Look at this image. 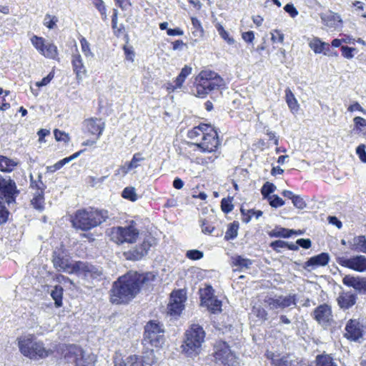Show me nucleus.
I'll return each instance as SVG.
<instances>
[{
    "mask_svg": "<svg viewBox=\"0 0 366 366\" xmlns=\"http://www.w3.org/2000/svg\"><path fill=\"white\" fill-rule=\"evenodd\" d=\"M151 245V243L148 240H144L141 244L125 252L124 255L128 259L139 260L147 254Z\"/></svg>",
    "mask_w": 366,
    "mask_h": 366,
    "instance_id": "nucleus-19",
    "label": "nucleus"
},
{
    "mask_svg": "<svg viewBox=\"0 0 366 366\" xmlns=\"http://www.w3.org/2000/svg\"><path fill=\"white\" fill-rule=\"evenodd\" d=\"M254 312L256 313L257 316L262 320H265L267 318V312L266 310L261 307H257L254 309Z\"/></svg>",
    "mask_w": 366,
    "mask_h": 366,
    "instance_id": "nucleus-61",
    "label": "nucleus"
},
{
    "mask_svg": "<svg viewBox=\"0 0 366 366\" xmlns=\"http://www.w3.org/2000/svg\"><path fill=\"white\" fill-rule=\"evenodd\" d=\"M289 358V356H283L279 359H274L273 362L276 366H290V360Z\"/></svg>",
    "mask_w": 366,
    "mask_h": 366,
    "instance_id": "nucleus-54",
    "label": "nucleus"
},
{
    "mask_svg": "<svg viewBox=\"0 0 366 366\" xmlns=\"http://www.w3.org/2000/svg\"><path fill=\"white\" fill-rule=\"evenodd\" d=\"M342 282L344 285L352 287L360 292H366V280L359 277H353L350 275H346Z\"/></svg>",
    "mask_w": 366,
    "mask_h": 366,
    "instance_id": "nucleus-23",
    "label": "nucleus"
},
{
    "mask_svg": "<svg viewBox=\"0 0 366 366\" xmlns=\"http://www.w3.org/2000/svg\"><path fill=\"white\" fill-rule=\"evenodd\" d=\"M313 317L319 324L327 325L332 320L330 307L325 304L318 306L313 312Z\"/></svg>",
    "mask_w": 366,
    "mask_h": 366,
    "instance_id": "nucleus-17",
    "label": "nucleus"
},
{
    "mask_svg": "<svg viewBox=\"0 0 366 366\" xmlns=\"http://www.w3.org/2000/svg\"><path fill=\"white\" fill-rule=\"evenodd\" d=\"M204 256V254L202 252L198 250V249H190L188 250L186 253V257L188 259H192V260H199L202 259Z\"/></svg>",
    "mask_w": 366,
    "mask_h": 366,
    "instance_id": "nucleus-46",
    "label": "nucleus"
},
{
    "mask_svg": "<svg viewBox=\"0 0 366 366\" xmlns=\"http://www.w3.org/2000/svg\"><path fill=\"white\" fill-rule=\"evenodd\" d=\"M108 235L117 244L133 243L139 237V230L133 225L114 227L108 231Z\"/></svg>",
    "mask_w": 366,
    "mask_h": 366,
    "instance_id": "nucleus-8",
    "label": "nucleus"
},
{
    "mask_svg": "<svg viewBox=\"0 0 366 366\" xmlns=\"http://www.w3.org/2000/svg\"><path fill=\"white\" fill-rule=\"evenodd\" d=\"M224 85V79L216 72L202 70L194 79V94L204 98L213 90H217Z\"/></svg>",
    "mask_w": 366,
    "mask_h": 366,
    "instance_id": "nucleus-3",
    "label": "nucleus"
},
{
    "mask_svg": "<svg viewBox=\"0 0 366 366\" xmlns=\"http://www.w3.org/2000/svg\"><path fill=\"white\" fill-rule=\"evenodd\" d=\"M54 73L51 71L46 77L43 78L41 81L36 83V85L39 87L47 85L54 78Z\"/></svg>",
    "mask_w": 366,
    "mask_h": 366,
    "instance_id": "nucleus-57",
    "label": "nucleus"
},
{
    "mask_svg": "<svg viewBox=\"0 0 366 366\" xmlns=\"http://www.w3.org/2000/svg\"><path fill=\"white\" fill-rule=\"evenodd\" d=\"M292 202L293 205L300 209H304L307 205L303 198L299 195H295Z\"/></svg>",
    "mask_w": 366,
    "mask_h": 366,
    "instance_id": "nucleus-51",
    "label": "nucleus"
},
{
    "mask_svg": "<svg viewBox=\"0 0 366 366\" xmlns=\"http://www.w3.org/2000/svg\"><path fill=\"white\" fill-rule=\"evenodd\" d=\"M146 277L137 274H127L120 277L111 290L110 299L112 303H127L139 292L140 285L144 283Z\"/></svg>",
    "mask_w": 366,
    "mask_h": 366,
    "instance_id": "nucleus-1",
    "label": "nucleus"
},
{
    "mask_svg": "<svg viewBox=\"0 0 366 366\" xmlns=\"http://www.w3.org/2000/svg\"><path fill=\"white\" fill-rule=\"evenodd\" d=\"M356 153L362 162H366V152L364 144H360L356 148Z\"/></svg>",
    "mask_w": 366,
    "mask_h": 366,
    "instance_id": "nucleus-56",
    "label": "nucleus"
},
{
    "mask_svg": "<svg viewBox=\"0 0 366 366\" xmlns=\"http://www.w3.org/2000/svg\"><path fill=\"white\" fill-rule=\"evenodd\" d=\"M287 246V243L282 240H276L270 244V247L277 252L281 251V249L286 248Z\"/></svg>",
    "mask_w": 366,
    "mask_h": 366,
    "instance_id": "nucleus-52",
    "label": "nucleus"
},
{
    "mask_svg": "<svg viewBox=\"0 0 366 366\" xmlns=\"http://www.w3.org/2000/svg\"><path fill=\"white\" fill-rule=\"evenodd\" d=\"M253 261L241 255H234L231 257V266L234 272H244L250 269Z\"/></svg>",
    "mask_w": 366,
    "mask_h": 366,
    "instance_id": "nucleus-20",
    "label": "nucleus"
},
{
    "mask_svg": "<svg viewBox=\"0 0 366 366\" xmlns=\"http://www.w3.org/2000/svg\"><path fill=\"white\" fill-rule=\"evenodd\" d=\"M265 303L270 310H284L292 305H296V299L295 295L287 296H275L274 297H268L265 300Z\"/></svg>",
    "mask_w": 366,
    "mask_h": 366,
    "instance_id": "nucleus-13",
    "label": "nucleus"
},
{
    "mask_svg": "<svg viewBox=\"0 0 366 366\" xmlns=\"http://www.w3.org/2000/svg\"><path fill=\"white\" fill-rule=\"evenodd\" d=\"M205 332L198 325H192L185 332V339L182 345L183 352L190 357L197 356L204 342Z\"/></svg>",
    "mask_w": 366,
    "mask_h": 366,
    "instance_id": "nucleus-5",
    "label": "nucleus"
},
{
    "mask_svg": "<svg viewBox=\"0 0 366 366\" xmlns=\"http://www.w3.org/2000/svg\"><path fill=\"white\" fill-rule=\"evenodd\" d=\"M217 30L219 36L225 40L227 44L232 45L234 43V39L232 37H230L229 33L224 29V27L221 24H217L216 26Z\"/></svg>",
    "mask_w": 366,
    "mask_h": 366,
    "instance_id": "nucleus-42",
    "label": "nucleus"
},
{
    "mask_svg": "<svg viewBox=\"0 0 366 366\" xmlns=\"http://www.w3.org/2000/svg\"><path fill=\"white\" fill-rule=\"evenodd\" d=\"M36 190L34 193V197L31 199V204L34 208L39 210H42L44 208V189L40 187L38 184H36Z\"/></svg>",
    "mask_w": 366,
    "mask_h": 366,
    "instance_id": "nucleus-27",
    "label": "nucleus"
},
{
    "mask_svg": "<svg viewBox=\"0 0 366 366\" xmlns=\"http://www.w3.org/2000/svg\"><path fill=\"white\" fill-rule=\"evenodd\" d=\"M84 127L88 133L96 135V139H98L105 128V122L102 119L92 117L84 120Z\"/></svg>",
    "mask_w": 366,
    "mask_h": 366,
    "instance_id": "nucleus-15",
    "label": "nucleus"
},
{
    "mask_svg": "<svg viewBox=\"0 0 366 366\" xmlns=\"http://www.w3.org/2000/svg\"><path fill=\"white\" fill-rule=\"evenodd\" d=\"M185 81V79L182 76H181L179 74L178 75V76L176 78L174 82H175V85L174 86H171L172 88L171 89L172 91H174L175 89H180L182 88V84L184 83V81Z\"/></svg>",
    "mask_w": 366,
    "mask_h": 366,
    "instance_id": "nucleus-62",
    "label": "nucleus"
},
{
    "mask_svg": "<svg viewBox=\"0 0 366 366\" xmlns=\"http://www.w3.org/2000/svg\"><path fill=\"white\" fill-rule=\"evenodd\" d=\"M114 366H138V356L130 355L119 362H115Z\"/></svg>",
    "mask_w": 366,
    "mask_h": 366,
    "instance_id": "nucleus-38",
    "label": "nucleus"
},
{
    "mask_svg": "<svg viewBox=\"0 0 366 366\" xmlns=\"http://www.w3.org/2000/svg\"><path fill=\"white\" fill-rule=\"evenodd\" d=\"M93 4H94L95 7L98 9V11L100 12V14L102 16H104L106 17V7L104 5V2L102 0H94Z\"/></svg>",
    "mask_w": 366,
    "mask_h": 366,
    "instance_id": "nucleus-55",
    "label": "nucleus"
},
{
    "mask_svg": "<svg viewBox=\"0 0 366 366\" xmlns=\"http://www.w3.org/2000/svg\"><path fill=\"white\" fill-rule=\"evenodd\" d=\"M337 262L342 267L359 272L366 271V257L364 255H355L350 258L344 256L338 257Z\"/></svg>",
    "mask_w": 366,
    "mask_h": 366,
    "instance_id": "nucleus-12",
    "label": "nucleus"
},
{
    "mask_svg": "<svg viewBox=\"0 0 366 366\" xmlns=\"http://www.w3.org/2000/svg\"><path fill=\"white\" fill-rule=\"evenodd\" d=\"M295 233L293 229H287L282 227H276L275 229L269 232V236L271 237H290L292 234Z\"/></svg>",
    "mask_w": 366,
    "mask_h": 366,
    "instance_id": "nucleus-31",
    "label": "nucleus"
},
{
    "mask_svg": "<svg viewBox=\"0 0 366 366\" xmlns=\"http://www.w3.org/2000/svg\"><path fill=\"white\" fill-rule=\"evenodd\" d=\"M330 261V255L328 253L322 252L316 256L310 257L305 262L304 269L312 271L318 267L326 266Z\"/></svg>",
    "mask_w": 366,
    "mask_h": 366,
    "instance_id": "nucleus-18",
    "label": "nucleus"
},
{
    "mask_svg": "<svg viewBox=\"0 0 366 366\" xmlns=\"http://www.w3.org/2000/svg\"><path fill=\"white\" fill-rule=\"evenodd\" d=\"M215 348L214 357L217 362H219L225 366L237 365V357L231 351L227 343L225 342H219Z\"/></svg>",
    "mask_w": 366,
    "mask_h": 366,
    "instance_id": "nucleus-10",
    "label": "nucleus"
},
{
    "mask_svg": "<svg viewBox=\"0 0 366 366\" xmlns=\"http://www.w3.org/2000/svg\"><path fill=\"white\" fill-rule=\"evenodd\" d=\"M156 362L153 350L147 351L141 357H138V366H154Z\"/></svg>",
    "mask_w": 366,
    "mask_h": 366,
    "instance_id": "nucleus-28",
    "label": "nucleus"
},
{
    "mask_svg": "<svg viewBox=\"0 0 366 366\" xmlns=\"http://www.w3.org/2000/svg\"><path fill=\"white\" fill-rule=\"evenodd\" d=\"M209 126L204 124H200L188 132V137L193 141L192 144L198 147V143L202 140V137H204V134L207 132Z\"/></svg>",
    "mask_w": 366,
    "mask_h": 366,
    "instance_id": "nucleus-26",
    "label": "nucleus"
},
{
    "mask_svg": "<svg viewBox=\"0 0 366 366\" xmlns=\"http://www.w3.org/2000/svg\"><path fill=\"white\" fill-rule=\"evenodd\" d=\"M204 306L207 307L212 313H218L222 311V302L215 297Z\"/></svg>",
    "mask_w": 366,
    "mask_h": 366,
    "instance_id": "nucleus-36",
    "label": "nucleus"
},
{
    "mask_svg": "<svg viewBox=\"0 0 366 366\" xmlns=\"http://www.w3.org/2000/svg\"><path fill=\"white\" fill-rule=\"evenodd\" d=\"M109 218L107 210H78L72 220L73 227L83 231L89 230Z\"/></svg>",
    "mask_w": 366,
    "mask_h": 366,
    "instance_id": "nucleus-4",
    "label": "nucleus"
},
{
    "mask_svg": "<svg viewBox=\"0 0 366 366\" xmlns=\"http://www.w3.org/2000/svg\"><path fill=\"white\" fill-rule=\"evenodd\" d=\"M342 56L348 59H352L354 57L353 51L356 50V49L352 47H349L347 46H343L341 48Z\"/></svg>",
    "mask_w": 366,
    "mask_h": 366,
    "instance_id": "nucleus-53",
    "label": "nucleus"
},
{
    "mask_svg": "<svg viewBox=\"0 0 366 366\" xmlns=\"http://www.w3.org/2000/svg\"><path fill=\"white\" fill-rule=\"evenodd\" d=\"M73 70L76 74L78 82L81 81L86 75V69L83 63L82 58L79 53L72 55L71 60Z\"/></svg>",
    "mask_w": 366,
    "mask_h": 366,
    "instance_id": "nucleus-21",
    "label": "nucleus"
},
{
    "mask_svg": "<svg viewBox=\"0 0 366 366\" xmlns=\"http://www.w3.org/2000/svg\"><path fill=\"white\" fill-rule=\"evenodd\" d=\"M122 197L132 202H135L138 199L135 188L132 187H126L122 192Z\"/></svg>",
    "mask_w": 366,
    "mask_h": 366,
    "instance_id": "nucleus-41",
    "label": "nucleus"
},
{
    "mask_svg": "<svg viewBox=\"0 0 366 366\" xmlns=\"http://www.w3.org/2000/svg\"><path fill=\"white\" fill-rule=\"evenodd\" d=\"M66 164V160L64 159H63L59 161L58 162H56V164H54V165L48 167L47 170L51 172H54L56 170L60 169Z\"/></svg>",
    "mask_w": 366,
    "mask_h": 366,
    "instance_id": "nucleus-60",
    "label": "nucleus"
},
{
    "mask_svg": "<svg viewBox=\"0 0 366 366\" xmlns=\"http://www.w3.org/2000/svg\"><path fill=\"white\" fill-rule=\"evenodd\" d=\"M365 242L366 238L364 235L355 237L352 239V241L350 242L351 249L353 250L361 252V248L364 247Z\"/></svg>",
    "mask_w": 366,
    "mask_h": 366,
    "instance_id": "nucleus-37",
    "label": "nucleus"
},
{
    "mask_svg": "<svg viewBox=\"0 0 366 366\" xmlns=\"http://www.w3.org/2000/svg\"><path fill=\"white\" fill-rule=\"evenodd\" d=\"M362 325L355 319L350 320L345 326V337L352 341H357L362 337Z\"/></svg>",
    "mask_w": 366,
    "mask_h": 366,
    "instance_id": "nucleus-16",
    "label": "nucleus"
},
{
    "mask_svg": "<svg viewBox=\"0 0 366 366\" xmlns=\"http://www.w3.org/2000/svg\"><path fill=\"white\" fill-rule=\"evenodd\" d=\"M213 292L214 290L212 286L209 285L199 290L201 303L202 305L208 303L212 298L214 297Z\"/></svg>",
    "mask_w": 366,
    "mask_h": 366,
    "instance_id": "nucleus-32",
    "label": "nucleus"
},
{
    "mask_svg": "<svg viewBox=\"0 0 366 366\" xmlns=\"http://www.w3.org/2000/svg\"><path fill=\"white\" fill-rule=\"evenodd\" d=\"M144 339L155 347L162 345L164 342L163 325L156 320L147 322L144 327Z\"/></svg>",
    "mask_w": 366,
    "mask_h": 366,
    "instance_id": "nucleus-9",
    "label": "nucleus"
},
{
    "mask_svg": "<svg viewBox=\"0 0 366 366\" xmlns=\"http://www.w3.org/2000/svg\"><path fill=\"white\" fill-rule=\"evenodd\" d=\"M275 189L276 187L272 183L266 182L263 185L261 192L264 198L269 199V197H270L269 194L272 193Z\"/></svg>",
    "mask_w": 366,
    "mask_h": 366,
    "instance_id": "nucleus-45",
    "label": "nucleus"
},
{
    "mask_svg": "<svg viewBox=\"0 0 366 366\" xmlns=\"http://www.w3.org/2000/svg\"><path fill=\"white\" fill-rule=\"evenodd\" d=\"M144 160V158L142 157V155L140 153H136L134 154L132 160L126 163L123 167V172L124 174H127L130 170L132 169H135L139 167V162Z\"/></svg>",
    "mask_w": 366,
    "mask_h": 366,
    "instance_id": "nucleus-30",
    "label": "nucleus"
},
{
    "mask_svg": "<svg viewBox=\"0 0 366 366\" xmlns=\"http://www.w3.org/2000/svg\"><path fill=\"white\" fill-rule=\"evenodd\" d=\"M285 100L292 113H296L299 110V104L295 97L294 94L290 89L285 90Z\"/></svg>",
    "mask_w": 366,
    "mask_h": 366,
    "instance_id": "nucleus-29",
    "label": "nucleus"
},
{
    "mask_svg": "<svg viewBox=\"0 0 366 366\" xmlns=\"http://www.w3.org/2000/svg\"><path fill=\"white\" fill-rule=\"evenodd\" d=\"M63 288L61 286L56 285L51 291V296L55 302V306L59 307L62 305Z\"/></svg>",
    "mask_w": 366,
    "mask_h": 366,
    "instance_id": "nucleus-33",
    "label": "nucleus"
},
{
    "mask_svg": "<svg viewBox=\"0 0 366 366\" xmlns=\"http://www.w3.org/2000/svg\"><path fill=\"white\" fill-rule=\"evenodd\" d=\"M70 351H73L76 354L75 366H94V357L85 355L79 347H71Z\"/></svg>",
    "mask_w": 366,
    "mask_h": 366,
    "instance_id": "nucleus-22",
    "label": "nucleus"
},
{
    "mask_svg": "<svg viewBox=\"0 0 366 366\" xmlns=\"http://www.w3.org/2000/svg\"><path fill=\"white\" fill-rule=\"evenodd\" d=\"M297 244L305 249H308L311 247V240L310 239H299L297 240Z\"/></svg>",
    "mask_w": 366,
    "mask_h": 366,
    "instance_id": "nucleus-63",
    "label": "nucleus"
},
{
    "mask_svg": "<svg viewBox=\"0 0 366 366\" xmlns=\"http://www.w3.org/2000/svg\"><path fill=\"white\" fill-rule=\"evenodd\" d=\"M219 144L217 132L209 125L204 134V137L198 143V148L202 152H212L217 150Z\"/></svg>",
    "mask_w": 366,
    "mask_h": 366,
    "instance_id": "nucleus-11",
    "label": "nucleus"
},
{
    "mask_svg": "<svg viewBox=\"0 0 366 366\" xmlns=\"http://www.w3.org/2000/svg\"><path fill=\"white\" fill-rule=\"evenodd\" d=\"M20 352L30 359L44 358L49 354L41 342H34V335H28L18 338Z\"/></svg>",
    "mask_w": 366,
    "mask_h": 366,
    "instance_id": "nucleus-6",
    "label": "nucleus"
},
{
    "mask_svg": "<svg viewBox=\"0 0 366 366\" xmlns=\"http://www.w3.org/2000/svg\"><path fill=\"white\" fill-rule=\"evenodd\" d=\"M31 41L33 46L41 54L47 41L42 37H38L36 36H34L31 39Z\"/></svg>",
    "mask_w": 366,
    "mask_h": 366,
    "instance_id": "nucleus-43",
    "label": "nucleus"
},
{
    "mask_svg": "<svg viewBox=\"0 0 366 366\" xmlns=\"http://www.w3.org/2000/svg\"><path fill=\"white\" fill-rule=\"evenodd\" d=\"M271 34H272L271 39L273 42L278 41L280 43H283L285 36H284V34L280 32V31L274 30V32L271 33Z\"/></svg>",
    "mask_w": 366,
    "mask_h": 366,
    "instance_id": "nucleus-58",
    "label": "nucleus"
},
{
    "mask_svg": "<svg viewBox=\"0 0 366 366\" xmlns=\"http://www.w3.org/2000/svg\"><path fill=\"white\" fill-rule=\"evenodd\" d=\"M52 262L54 267L58 271L69 274L84 272L86 275V273L92 272L94 269L92 266L86 265L82 262H71L61 252H54Z\"/></svg>",
    "mask_w": 366,
    "mask_h": 366,
    "instance_id": "nucleus-7",
    "label": "nucleus"
},
{
    "mask_svg": "<svg viewBox=\"0 0 366 366\" xmlns=\"http://www.w3.org/2000/svg\"><path fill=\"white\" fill-rule=\"evenodd\" d=\"M353 121L357 127H366V119L362 117H356L354 118Z\"/></svg>",
    "mask_w": 366,
    "mask_h": 366,
    "instance_id": "nucleus-64",
    "label": "nucleus"
},
{
    "mask_svg": "<svg viewBox=\"0 0 366 366\" xmlns=\"http://www.w3.org/2000/svg\"><path fill=\"white\" fill-rule=\"evenodd\" d=\"M320 18L322 22L330 28H337L342 22L340 16L330 11L321 14Z\"/></svg>",
    "mask_w": 366,
    "mask_h": 366,
    "instance_id": "nucleus-24",
    "label": "nucleus"
},
{
    "mask_svg": "<svg viewBox=\"0 0 366 366\" xmlns=\"http://www.w3.org/2000/svg\"><path fill=\"white\" fill-rule=\"evenodd\" d=\"M80 44L81 47V51L87 58H93L94 54L91 51L90 49V44L86 41V39L84 37H82L80 39Z\"/></svg>",
    "mask_w": 366,
    "mask_h": 366,
    "instance_id": "nucleus-44",
    "label": "nucleus"
},
{
    "mask_svg": "<svg viewBox=\"0 0 366 366\" xmlns=\"http://www.w3.org/2000/svg\"><path fill=\"white\" fill-rule=\"evenodd\" d=\"M233 204H232L231 202V200L228 199H222V201H221V208H222V210L227 214L229 212H230L232 209H233Z\"/></svg>",
    "mask_w": 366,
    "mask_h": 366,
    "instance_id": "nucleus-50",
    "label": "nucleus"
},
{
    "mask_svg": "<svg viewBox=\"0 0 366 366\" xmlns=\"http://www.w3.org/2000/svg\"><path fill=\"white\" fill-rule=\"evenodd\" d=\"M186 297L183 291L173 292L170 296V301L167 307L168 312L171 315H179L182 311Z\"/></svg>",
    "mask_w": 366,
    "mask_h": 366,
    "instance_id": "nucleus-14",
    "label": "nucleus"
},
{
    "mask_svg": "<svg viewBox=\"0 0 366 366\" xmlns=\"http://www.w3.org/2000/svg\"><path fill=\"white\" fill-rule=\"evenodd\" d=\"M327 45L325 42L322 41L319 38H314L310 43V47L316 54L321 53L324 49V46Z\"/></svg>",
    "mask_w": 366,
    "mask_h": 366,
    "instance_id": "nucleus-39",
    "label": "nucleus"
},
{
    "mask_svg": "<svg viewBox=\"0 0 366 366\" xmlns=\"http://www.w3.org/2000/svg\"><path fill=\"white\" fill-rule=\"evenodd\" d=\"M19 164L16 159H9L0 155V170L1 172H10ZM0 193L5 201L9 205L15 202V199L19 194L14 181L9 178H4L0 174Z\"/></svg>",
    "mask_w": 366,
    "mask_h": 366,
    "instance_id": "nucleus-2",
    "label": "nucleus"
},
{
    "mask_svg": "<svg viewBox=\"0 0 366 366\" xmlns=\"http://www.w3.org/2000/svg\"><path fill=\"white\" fill-rule=\"evenodd\" d=\"M337 303L342 309H348L356 302V295L350 292H342L337 297Z\"/></svg>",
    "mask_w": 366,
    "mask_h": 366,
    "instance_id": "nucleus-25",
    "label": "nucleus"
},
{
    "mask_svg": "<svg viewBox=\"0 0 366 366\" xmlns=\"http://www.w3.org/2000/svg\"><path fill=\"white\" fill-rule=\"evenodd\" d=\"M41 54L45 57L54 59L58 55L57 48L54 44L47 41Z\"/></svg>",
    "mask_w": 366,
    "mask_h": 366,
    "instance_id": "nucleus-34",
    "label": "nucleus"
},
{
    "mask_svg": "<svg viewBox=\"0 0 366 366\" xmlns=\"http://www.w3.org/2000/svg\"><path fill=\"white\" fill-rule=\"evenodd\" d=\"M285 11L288 13L291 17L294 18L298 15V11L293 4H287L284 7Z\"/></svg>",
    "mask_w": 366,
    "mask_h": 366,
    "instance_id": "nucleus-59",
    "label": "nucleus"
},
{
    "mask_svg": "<svg viewBox=\"0 0 366 366\" xmlns=\"http://www.w3.org/2000/svg\"><path fill=\"white\" fill-rule=\"evenodd\" d=\"M241 212L242 214L245 216L247 215V217L244 218V222H249L251 219L252 217H254L257 219H259V217L262 215V212L260 210H254V209H249L247 211V213L245 212V209L243 208H241Z\"/></svg>",
    "mask_w": 366,
    "mask_h": 366,
    "instance_id": "nucleus-40",
    "label": "nucleus"
},
{
    "mask_svg": "<svg viewBox=\"0 0 366 366\" xmlns=\"http://www.w3.org/2000/svg\"><path fill=\"white\" fill-rule=\"evenodd\" d=\"M58 21V19L55 16H51L50 14H46L44 19V24L49 29H53Z\"/></svg>",
    "mask_w": 366,
    "mask_h": 366,
    "instance_id": "nucleus-47",
    "label": "nucleus"
},
{
    "mask_svg": "<svg viewBox=\"0 0 366 366\" xmlns=\"http://www.w3.org/2000/svg\"><path fill=\"white\" fill-rule=\"evenodd\" d=\"M268 199L269 201V204L272 207L277 208V207L284 205V204H285V202L283 201V199L282 198H280L279 196L275 195V194L269 197Z\"/></svg>",
    "mask_w": 366,
    "mask_h": 366,
    "instance_id": "nucleus-48",
    "label": "nucleus"
},
{
    "mask_svg": "<svg viewBox=\"0 0 366 366\" xmlns=\"http://www.w3.org/2000/svg\"><path fill=\"white\" fill-rule=\"evenodd\" d=\"M239 223L237 222H233L229 224L227 232L225 233L224 238L226 239H234L238 234Z\"/></svg>",
    "mask_w": 366,
    "mask_h": 366,
    "instance_id": "nucleus-35",
    "label": "nucleus"
},
{
    "mask_svg": "<svg viewBox=\"0 0 366 366\" xmlns=\"http://www.w3.org/2000/svg\"><path fill=\"white\" fill-rule=\"evenodd\" d=\"M54 134L56 140L58 142L62 141L64 142H68L70 139L68 134H66L64 132L59 131L58 129H55L54 131Z\"/></svg>",
    "mask_w": 366,
    "mask_h": 366,
    "instance_id": "nucleus-49",
    "label": "nucleus"
}]
</instances>
